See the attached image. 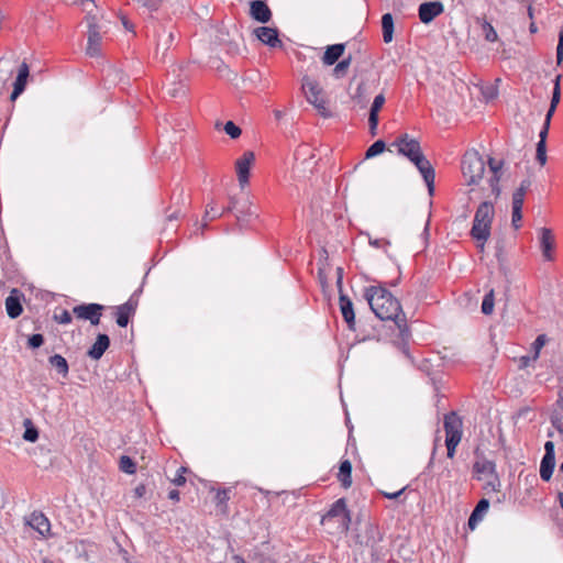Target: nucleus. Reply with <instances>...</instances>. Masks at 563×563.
<instances>
[{"mask_svg":"<svg viewBox=\"0 0 563 563\" xmlns=\"http://www.w3.org/2000/svg\"><path fill=\"white\" fill-rule=\"evenodd\" d=\"M378 122H379L378 114L368 113L369 134L372 136H375L377 134Z\"/></svg>","mask_w":563,"mask_h":563,"instance_id":"obj_54","label":"nucleus"},{"mask_svg":"<svg viewBox=\"0 0 563 563\" xmlns=\"http://www.w3.org/2000/svg\"><path fill=\"white\" fill-rule=\"evenodd\" d=\"M106 307L101 303H80L73 308V314L80 320L89 321L91 325H99Z\"/></svg>","mask_w":563,"mask_h":563,"instance_id":"obj_8","label":"nucleus"},{"mask_svg":"<svg viewBox=\"0 0 563 563\" xmlns=\"http://www.w3.org/2000/svg\"><path fill=\"white\" fill-rule=\"evenodd\" d=\"M338 479L344 488L352 486V463L345 459L340 462Z\"/></svg>","mask_w":563,"mask_h":563,"instance_id":"obj_27","label":"nucleus"},{"mask_svg":"<svg viewBox=\"0 0 563 563\" xmlns=\"http://www.w3.org/2000/svg\"><path fill=\"white\" fill-rule=\"evenodd\" d=\"M500 178H501V174H496V175L493 174L488 180L492 194L495 196V198H498L501 192V188L499 186Z\"/></svg>","mask_w":563,"mask_h":563,"instance_id":"obj_46","label":"nucleus"},{"mask_svg":"<svg viewBox=\"0 0 563 563\" xmlns=\"http://www.w3.org/2000/svg\"><path fill=\"white\" fill-rule=\"evenodd\" d=\"M189 470L185 466H180L178 470H177V473H176V476L172 479V483L176 486H183L186 484V477H185V474L188 472Z\"/></svg>","mask_w":563,"mask_h":563,"instance_id":"obj_51","label":"nucleus"},{"mask_svg":"<svg viewBox=\"0 0 563 563\" xmlns=\"http://www.w3.org/2000/svg\"><path fill=\"white\" fill-rule=\"evenodd\" d=\"M29 76L30 67L26 62H23L19 67L18 75L13 82V90L10 95V100L12 102L15 101L19 98V96H21L24 92Z\"/></svg>","mask_w":563,"mask_h":563,"instance_id":"obj_21","label":"nucleus"},{"mask_svg":"<svg viewBox=\"0 0 563 563\" xmlns=\"http://www.w3.org/2000/svg\"><path fill=\"white\" fill-rule=\"evenodd\" d=\"M398 280L396 279L389 284L378 282L377 285L365 287L363 296L375 317L382 321H394L402 341L406 342L411 335L406 314L400 301L387 288V285L395 287ZM402 351L407 357H410L407 343H404Z\"/></svg>","mask_w":563,"mask_h":563,"instance_id":"obj_1","label":"nucleus"},{"mask_svg":"<svg viewBox=\"0 0 563 563\" xmlns=\"http://www.w3.org/2000/svg\"><path fill=\"white\" fill-rule=\"evenodd\" d=\"M483 32H484L485 40L487 42H496L498 40L496 30L487 21H484V23H483Z\"/></svg>","mask_w":563,"mask_h":563,"instance_id":"obj_44","label":"nucleus"},{"mask_svg":"<svg viewBox=\"0 0 563 563\" xmlns=\"http://www.w3.org/2000/svg\"><path fill=\"white\" fill-rule=\"evenodd\" d=\"M48 364L55 368V371L63 377L66 378L69 374V365L67 360L60 354H54L48 357Z\"/></svg>","mask_w":563,"mask_h":563,"instance_id":"obj_29","label":"nucleus"},{"mask_svg":"<svg viewBox=\"0 0 563 563\" xmlns=\"http://www.w3.org/2000/svg\"><path fill=\"white\" fill-rule=\"evenodd\" d=\"M224 132L233 140L238 139L242 134V130L233 121H227L223 125Z\"/></svg>","mask_w":563,"mask_h":563,"instance_id":"obj_42","label":"nucleus"},{"mask_svg":"<svg viewBox=\"0 0 563 563\" xmlns=\"http://www.w3.org/2000/svg\"><path fill=\"white\" fill-rule=\"evenodd\" d=\"M339 295L343 291V268L336 267V282H335Z\"/></svg>","mask_w":563,"mask_h":563,"instance_id":"obj_63","label":"nucleus"},{"mask_svg":"<svg viewBox=\"0 0 563 563\" xmlns=\"http://www.w3.org/2000/svg\"><path fill=\"white\" fill-rule=\"evenodd\" d=\"M86 544H87V542L81 540L76 545V553H77L78 558L82 559L85 562H88L90 560V556H89L88 550L86 549Z\"/></svg>","mask_w":563,"mask_h":563,"instance_id":"obj_53","label":"nucleus"},{"mask_svg":"<svg viewBox=\"0 0 563 563\" xmlns=\"http://www.w3.org/2000/svg\"><path fill=\"white\" fill-rule=\"evenodd\" d=\"M110 338L106 333H98L96 336V341L88 349L86 355L90 357L91 360L98 361L100 360L106 351L110 346Z\"/></svg>","mask_w":563,"mask_h":563,"instance_id":"obj_23","label":"nucleus"},{"mask_svg":"<svg viewBox=\"0 0 563 563\" xmlns=\"http://www.w3.org/2000/svg\"><path fill=\"white\" fill-rule=\"evenodd\" d=\"M45 342V338L41 333H34L27 336L26 346L30 350L40 349Z\"/></svg>","mask_w":563,"mask_h":563,"instance_id":"obj_40","label":"nucleus"},{"mask_svg":"<svg viewBox=\"0 0 563 563\" xmlns=\"http://www.w3.org/2000/svg\"><path fill=\"white\" fill-rule=\"evenodd\" d=\"M231 488H221L216 494V504L218 507H221L223 510L228 507L227 503L230 499Z\"/></svg>","mask_w":563,"mask_h":563,"instance_id":"obj_39","label":"nucleus"},{"mask_svg":"<svg viewBox=\"0 0 563 563\" xmlns=\"http://www.w3.org/2000/svg\"><path fill=\"white\" fill-rule=\"evenodd\" d=\"M532 361H534V360L532 358V355H531V356H530V355H522V356H520V357H519V365H518V366H519V369H525V368H527V367L530 365V363H531Z\"/></svg>","mask_w":563,"mask_h":563,"instance_id":"obj_64","label":"nucleus"},{"mask_svg":"<svg viewBox=\"0 0 563 563\" xmlns=\"http://www.w3.org/2000/svg\"><path fill=\"white\" fill-rule=\"evenodd\" d=\"M555 467V456L543 455L540 463V477L543 482H549Z\"/></svg>","mask_w":563,"mask_h":563,"instance_id":"obj_28","label":"nucleus"},{"mask_svg":"<svg viewBox=\"0 0 563 563\" xmlns=\"http://www.w3.org/2000/svg\"><path fill=\"white\" fill-rule=\"evenodd\" d=\"M418 170L421 174V176L427 185L428 194L430 196H433L435 172H434V168L432 167L431 163L428 164L427 166H424L422 169H418Z\"/></svg>","mask_w":563,"mask_h":563,"instance_id":"obj_33","label":"nucleus"},{"mask_svg":"<svg viewBox=\"0 0 563 563\" xmlns=\"http://www.w3.org/2000/svg\"><path fill=\"white\" fill-rule=\"evenodd\" d=\"M250 16L258 23H268L272 20L273 13L266 3V0H252L250 1Z\"/></svg>","mask_w":563,"mask_h":563,"instance_id":"obj_18","label":"nucleus"},{"mask_svg":"<svg viewBox=\"0 0 563 563\" xmlns=\"http://www.w3.org/2000/svg\"><path fill=\"white\" fill-rule=\"evenodd\" d=\"M539 240L543 257L547 261H551L553 258L552 251L554 249V235L552 230L548 228H541Z\"/></svg>","mask_w":563,"mask_h":563,"instance_id":"obj_26","label":"nucleus"},{"mask_svg":"<svg viewBox=\"0 0 563 563\" xmlns=\"http://www.w3.org/2000/svg\"><path fill=\"white\" fill-rule=\"evenodd\" d=\"M339 307L347 329L351 331H355L356 322L354 305L350 297L344 294V291H341V295H339Z\"/></svg>","mask_w":563,"mask_h":563,"instance_id":"obj_17","label":"nucleus"},{"mask_svg":"<svg viewBox=\"0 0 563 563\" xmlns=\"http://www.w3.org/2000/svg\"><path fill=\"white\" fill-rule=\"evenodd\" d=\"M490 506V501L487 498H482L478 500L474 509L472 510L468 520L467 526L471 530H474L478 522L484 518L486 512L488 511Z\"/></svg>","mask_w":563,"mask_h":563,"instance_id":"obj_24","label":"nucleus"},{"mask_svg":"<svg viewBox=\"0 0 563 563\" xmlns=\"http://www.w3.org/2000/svg\"><path fill=\"white\" fill-rule=\"evenodd\" d=\"M536 159L537 162L543 166L547 163L548 156H547V143H537L536 148Z\"/></svg>","mask_w":563,"mask_h":563,"instance_id":"obj_45","label":"nucleus"},{"mask_svg":"<svg viewBox=\"0 0 563 563\" xmlns=\"http://www.w3.org/2000/svg\"><path fill=\"white\" fill-rule=\"evenodd\" d=\"M487 163L492 174H501V169L505 164L504 159L497 161L494 157H489Z\"/></svg>","mask_w":563,"mask_h":563,"instance_id":"obj_52","label":"nucleus"},{"mask_svg":"<svg viewBox=\"0 0 563 563\" xmlns=\"http://www.w3.org/2000/svg\"><path fill=\"white\" fill-rule=\"evenodd\" d=\"M492 479L486 482L483 486V489L486 492H500L501 482L498 474L492 475Z\"/></svg>","mask_w":563,"mask_h":563,"instance_id":"obj_43","label":"nucleus"},{"mask_svg":"<svg viewBox=\"0 0 563 563\" xmlns=\"http://www.w3.org/2000/svg\"><path fill=\"white\" fill-rule=\"evenodd\" d=\"M345 43H336L332 45H328L324 49V53L321 57L322 63L325 66L334 65L344 54Z\"/></svg>","mask_w":563,"mask_h":563,"instance_id":"obj_25","label":"nucleus"},{"mask_svg":"<svg viewBox=\"0 0 563 563\" xmlns=\"http://www.w3.org/2000/svg\"><path fill=\"white\" fill-rule=\"evenodd\" d=\"M494 205L490 201H483L476 209L470 235L475 241L486 242L490 236L492 223L494 220Z\"/></svg>","mask_w":563,"mask_h":563,"instance_id":"obj_2","label":"nucleus"},{"mask_svg":"<svg viewBox=\"0 0 563 563\" xmlns=\"http://www.w3.org/2000/svg\"><path fill=\"white\" fill-rule=\"evenodd\" d=\"M444 12V5L441 1H426L418 8V16L423 24L431 23L435 18Z\"/></svg>","mask_w":563,"mask_h":563,"instance_id":"obj_14","label":"nucleus"},{"mask_svg":"<svg viewBox=\"0 0 563 563\" xmlns=\"http://www.w3.org/2000/svg\"><path fill=\"white\" fill-rule=\"evenodd\" d=\"M548 338L545 334H539L532 343V358L538 360L541 349L545 345Z\"/></svg>","mask_w":563,"mask_h":563,"instance_id":"obj_41","label":"nucleus"},{"mask_svg":"<svg viewBox=\"0 0 563 563\" xmlns=\"http://www.w3.org/2000/svg\"><path fill=\"white\" fill-rule=\"evenodd\" d=\"M531 186V180L529 178H525L521 180L519 187L514 191L516 194H521V196H526L528 189Z\"/></svg>","mask_w":563,"mask_h":563,"instance_id":"obj_60","label":"nucleus"},{"mask_svg":"<svg viewBox=\"0 0 563 563\" xmlns=\"http://www.w3.org/2000/svg\"><path fill=\"white\" fill-rule=\"evenodd\" d=\"M153 36L156 41V52L162 51L163 55H165L175 41L174 31L167 30L162 23L154 24Z\"/></svg>","mask_w":563,"mask_h":563,"instance_id":"obj_12","label":"nucleus"},{"mask_svg":"<svg viewBox=\"0 0 563 563\" xmlns=\"http://www.w3.org/2000/svg\"><path fill=\"white\" fill-rule=\"evenodd\" d=\"M95 18L88 20V45L86 53L93 57L100 53L101 34Z\"/></svg>","mask_w":563,"mask_h":563,"instance_id":"obj_19","label":"nucleus"},{"mask_svg":"<svg viewBox=\"0 0 563 563\" xmlns=\"http://www.w3.org/2000/svg\"><path fill=\"white\" fill-rule=\"evenodd\" d=\"M482 93H483L484 98L488 101V100H493L494 98H496L498 95V91L495 87L489 86V87H486L485 89H483Z\"/></svg>","mask_w":563,"mask_h":563,"instance_id":"obj_62","label":"nucleus"},{"mask_svg":"<svg viewBox=\"0 0 563 563\" xmlns=\"http://www.w3.org/2000/svg\"><path fill=\"white\" fill-rule=\"evenodd\" d=\"M411 163L417 167V169H422L424 166L430 164L422 152Z\"/></svg>","mask_w":563,"mask_h":563,"instance_id":"obj_58","label":"nucleus"},{"mask_svg":"<svg viewBox=\"0 0 563 563\" xmlns=\"http://www.w3.org/2000/svg\"><path fill=\"white\" fill-rule=\"evenodd\" d=\"M26 523L42 537L47 538L51 536V522L42 511H33Z\"/></svg>","mask_w":563,"mask_h":563,"instance_id":"obj_22","label":"nucleus"},{"mask_svg":"<svg viewBox=\"0 0 563 563\" xmlns=\"http://www.w3.org/2000/svg\"><path fill=\"white\" fill-rule=\"evenodd\" d=\"M385 96L384 93H379L374 98V101L371 106L369 113L379 114L380 109L383 108L385 103Z\"/></svg>","mask_w":563,"mask_h":563,"instance_id":"obj_50","label":"nucleus"},{"mask_svg":"<svg viewBox=\"0 0 563 563\" xmlns=\"http://www.w3.org/2000/svg\"><path fill=\"white\" fill-rule=\"evenodd\" d=\"M53 319L60 324H69L73 321L71 313L66 309H63L59 314L54 313Z\"/></svg>","mask_w":563,"mask_h":563,"instance_id":"obj_49","label":"nucleus"},{"mask_svg":"<svg viewBox=\"0 0 563 563\" xmlns=\"http://www.w3.org/2000/svg\"><path fill=\"white\" fill-rule=\"evenodd\" d=\"M394 16L391 13H384L382 16V31H383V40L385 43H390L394 38Z\"/></svg>","mask_w":563,"mask_h":563,"instance_id":"obj_30","label":"nucleus"},{"mask_svg":"<svg viewBox=\"0 0 563 563\" xmlns=\"http://www.w3.org/2000/svg\"><path fill=\"white\" fill-rule=\"evenodd\" d=\"M523 202H525V197L521 196V194H516V192L512 194V201H511L512 210L522 211Z\"/></svg>","mask_w":563,"mask_h":563,"instance_id":"obj_56","label":"nucleus"},{"mask_svg":"<svg viewBox=\"0 0 563 563\" xmlns=\"http://www.w3.org/2000/svg\"><path fill=\"white\" fill-rule=\"evenodd\" d=\"M394 145L398 146V153L412 162L422 151L418 140L409 139L407 133L397 137Z\"/></svg>","mask_w":563,"mask_h":563,"instance_id":"obj_11","label":"nucleus"},{"mask_svg":"<svg viewBox=\"0 0 563 563\" xmlns=\"http://www.w3.org/2000/svg\"><path fill=\"white\" fill-rule=\"evenodd\" d=\"M227 212H235L238 222H249L250 218L256 216L255 210L252 209V203L247 199H238L230 197L229 205L225 208Z\"/></svg>","mask_w":563,"mask_h":563,"instance_id":"obj_10","label":"nucleus"},{"mask_svg":"<svg viewBox=\"0 0 563 563\" xmlns=\"http://www.w3.org/2000/svg\"><path fill=\"white\" fill-rule=\"evenodd\" d=\"M461 441L457 440H445L446 455L449 459H453L456 452V446Z\"/></svg>","mask_w":563,"mask_h":563,"instance_id":"obj_55","label":"nucleus"},{"mask_svg":"<svg viewBox=\"0 0 563 563\" xmlns=\"http://www.w3.org/2000/svg\"><path fill=\"white\" fill-rule=\"evenodd\" d=\"M142 292V288L135 290L131 297L124 303L117 306L114 311L115 323L120 328H125L131 318L134 317L139 306V295Z\"/></svg>","mask_w":563,"mask_h":563,"instance_id":"obj_7","label":"nucleus"},{"mask_svg":"<svg viewBox=\"0 0 563 563\" xmlns=\"http://www.w3.org/2000/svg\"><path fill=\"white\" fill-rule=\"evenodd\" d=\"M23 426H24V432H23V435H22L23 440H25L27 442H31V443L36 442L37 439H38V429H37V427L29 418L24 419Z\"/></svg>","mask_w":563,"mask_h":563,"instance_id":"obj_34","label":"nucleus"},{"mask_svg":"<svg viewBox=\"0 0 563 563\" xmlns=\"http://www.w3.org/2000/svg\"><path fill=\"white\" fill-rule=\"evenodd\" d=\"M495 296L494 289H490L483 298L481 310L485 316L490 314L494 311Z\"/></svg>","mask_w":563,"mask_h":563,"instance_id":"obj_37","label":"nucleus"},{"mask_svg":"<svg viewBox=\"0 0 563 563\" xmlns=\"http://www.w3.org/2000/svg\"><path fill=\"white\" fill-rule=\"evenodd\" d=\"M334 518H338L339 528L343 532H347L352 522V517L351 511L347 509L345 498H339L331 505L330 509L322 516L321 523L323 525Z\"/></svg>","mask_w":563,"mask_h":563,"instance_id":"obj_6","label":"nucleus"},{"mask_svg":"<svg viewBox=\"0 0 563 563\" xmlns=\"http://www.w3.org/2000/svg\"><path fill=\"white\" fill-rule=\"evenodd\" d=\"M383 541L384 533L377 525L372 522H367L363 533L357 536V543L371 550V560L373 562L383 561L387 554Z\"/></svg>","mask_w":563,"mask_h":563,"instance_id":"obj_3","label":"nucleus"},{"mask_svg":"<svg viewBox=\"0 0 563 563\" xmlns=\"http://www.w3.org/2000/svg\"><path fill=\"white\" fill-rule=\"evenodd\" d=\"M363 92H364V85L360 84L356 88L355 95L353 96V100L361 108H365L367 106V99L365 98Z\"/></svg>","mask_w":563,"mask_h":563,"instance_id":"obj_48","label":"nucleus"},{"mask_svg":"<svg viewBox=\"0 0 563 563\" xmlns=\"http://www.w3.org/2000/svg\"><path fill=\"white\" fill-rule=\"evenodd\" d=\"M563 63V24L560 27L556 45V66Z\"/></svg>","mask_w":563,"mask_h":563,"instance_id":"obj_47","label":"nucleus"},{"mask_svg":"<svg viewBox=\"0 0 563 563\" xmlns=\"http://www.w3.org/2000/svg\"><path fill=\"white\" fill-rule=\"evenodd\" d=\"M462 419L455 411H451L444 416L443 428L445 431V440H457L462 439Z\"/></svg>","mask_w":563,"mask_h":563,"instance_id":"obj_15","label":"nucleus"},{"mask_svg":"<svg viewBox=\"0 0 563 563\" xmlns=\"http://www.w3.org/2000/svg\"><path fill=\"white\" fill-rule=\"evenodd\" d=\"M550 125L549 124V121L548 122H543V125L539 132V141L538 143H547V139H548V135H549V130H550Z\"/></svg>","mask_w":563,"mask_h":563,"instance_id":"obj_61","label":"nucleus"},{"mask_svg":"<svg viewBox=\"0 0 563 563\" xmlns=\"http://www.w3.org/2000/svg\"><path fill=\"white\" fill-rule=\"evenodd\" d=\"M301 89L306 96L307 101L312 104L323 118L332 117L331 111L327 108V101L323 98V89L319 82L311 79L309 76L302 77Z\"/></svg>","mask_w":563,"mask_h":563,"instance_id":"obj_4","label":"nucleus"},{"mask_svg":"<svg viewBox=\"0 0 563 563\" xmlns=\"http://www.w3.org/2000/svg\"><path fill=\"white\" fill-rule=\"evenodd\" d=\"M352 63V56L349 55L346 58L339 59L334 65L332 75L340 79L346 75V71Z\"/></svg>","mask_w":563,"mask_h":563,"instance_id":"obj_36","label":"nucleus"},{"mask_svg":"<svg viewBox=\"0 0 563 563\" xmlns=\"http://www.w3.org/2000/svg\"><path fill=\"white\" fill-rule=\"evenodd\" d=\"M24 295L16 288H13L5 298V311L9 318L16 319L23 312L22 299Z\"/></svg>","mask_w":563,"mask_h":563,"instance_id":"obj_20","label":"nucleus"},{"mask_svg":"<svg viewBox=\"0 0 563 563\" xmlns=\"http://www.w3.org/2000/svg\"><path fill=\"white\" fill-rule=\"evenodd\" d=\"M386 148V143L383 140L375 141L365 152V159L373 158L382 154Z\"/></svg>","mask_w":563,"mask_h":563,"instance_id":"obj_38","label":"nucleus"},{"mask_svg":"<svg viewBox=\"0 0 563 563\" xmlns=\"http://www.w3.org/2000/svg\"><path fill=\"white\" fill-rule=\"evenodd\" d=\"M521 220H522V211L512 210L511 224L516 230H518L521 227V224H520Z\"/></svg>","mask_w":563,"mask_h":563,"instance_id":"obj_59","label":"nucleus"},{"mask_svg":"<svg viewBox=\"0 0 563 563\" xmlns=\"http://www.w3.org/2000/svg\"><path fill=\"white\" fill-rule=\"evenodd\" d=\"M473 472L477 474H487L489 476L498 474L496 463L490 460H476L473 464Z\"/></svg>","mask_w":563,"mask_h":563,"instance_id":"obj_31","label":"nucleus"},{"mask_svg":"<svg viewBox=\"0 0 563 563\" xmlns=\"http://www.w3.org/2000/svg\"><path fill=\"white\" fill-rule=\"evenodd\" d=\"M496 257H497V261L499 262V264L501 265L504 262H505V256H504V250H505V242L504 240H498L496 242Z\"/></svg>","mask_w":563,"mask_h":563,"instance_id":"obj_57","label":"nucleus"},{"mask_svg":"<svg viewBox=\"0 0 563 563\" xmlns=\"http://www.w3.org/2000/svg\"><path fill=\"white\" fill-rule=\"evenodd\" d=\"M189 203V197L185 194L183 187L177 186L170 196V206L166 209V220L172 222L178 220L183 214V210Z\"/></svg>","mask_w":563,"mask_h":563,"instance_id":"obj_9","label":"nucleus"},{"mask_svg":"<svg viewBox=\"0 0 563 563\" xmlns=\"http://www.w3.org/2000/svg\"><path fill=\"white\" fill-rule=\"evenodd\" d=\"M119 468L121 472L132 475L136 473V462L129 455H122L119 460Z\"/></svg>","mask_w":563,"mask_h":563,"instance_id":"obj_35","label":"nucleus"},{"mask_svg":"<svg viewBox=\"0 0 563 563\" xmlns=\"http://www.w3.org/2000/svg\"><path fill=\"white\" fill-rule=\"evenodd\" d=\"M253 34L258 41L271 48H280L284 45L279 38V31L277 27L257 26L253 30Z\"/></svg>","mask_w":563,"mask_h":563,"instance_id":"obj_13","label":"nucleus"},{"mask_svg":"<svg viewBox=\"0 0 563 563\" xmlns=\"http://www.w3.org/2000/svg\"><path fill=\"white\" fill-rule=\"evenodd\" d=\"M462 173L467 185H476L485 173V162L478 152H466L462 158Z\"/></svg>","mask_w":563,"mask_h":563,"instance_id":"obj_5","label":"nucleus"},{"mask_svg":"<svg viewBox=\"0 0 563 563\" xmlns=\"http://www.w3.org/2000/svg\"><path fill=\"white\" fill-rule=\"evenodd\" d=\"M225 208L220 210L217 208V203L214 200H211L208 205H207V208H206V212L202 217V221H203V224H202V228H207L208 225V221H212L217 218H220L223 216V213H225Z\"/></svg>","mask_w":563,"mask_h":563,"instance_id":"obj_32","label":"nucleus"},{"mask_svg":"<svg viewBox=\"0 0 563 563\" xmlns=\"http://www.w3.org/2000/svg\"><path fill=\"white\" fill-rule=\"evenodd\" d=\"M254 161H255V154L252 151H246L235 162L236 175H238V179H239V183L242 188L249 184L251 166Z\"/></svg>","mask_w":563,"mask_h":563,"instance_id":"obj_16","label":"nucleus"}]
</instances>
